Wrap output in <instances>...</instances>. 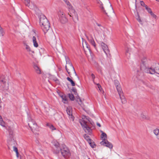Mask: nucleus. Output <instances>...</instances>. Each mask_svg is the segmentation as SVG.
<instances>
[{"label":"nucleus","mask_w":159,"mask_h":159,"mask_svg":"<svg viewBox=\"0 0 159 159\" xmlns=\"http://www.w3.org/2000/svg\"><path fill=\"white\" fill-rule=\"evenodd\" d=\"M8 131L10 137L11 139L13 137V130L11 127H9L8 129Z\"/></svg>","instance_id":"25"},{"label":"nucleus","mask_w":159,"mask_h":159,"mask_svg":"<svg viewBox=\"0 0 159 159\" xmlns=\"http://www.w3.org/2000/svg\"><path fill=\"white\" fill-rule=\"evenodd\" d=\"M86 119L88 120L89 122L86 121L85 120H83V118H82L83 120H80V122L85 132L91 135L92 132V130L90 127L91 123H89L90 122L89 119L87 118Z\"/></svg>","instance_id":"2"},{"label":"nucleus","mask_w":159,"mask_h":159,"mask_svg":"<svg viewBox=\"0 0 159 159\" xmlns=\"http://www.w3.org/2000/svg\"><path fill=\"white\" fill-rule=\"evenodd\" d=\"M59 95L62 98L63 102L66 103L67 102V97L65 94H63L62 93H59Z\"/></svg>","instance_id":"15"},{"label":"nucleus","mask_w":159,"mask_h":159,"mask_svg":"<svg viewBox=\"0 0 159 159\" xmlns=\"http://www.w3.org/2000/svg\"><path fill=\"white\" fill-rule=\"evenodd\" d=\"M39 23L44 34L47 36H53L54 34L50 28V24L49 21L44 15L40 16Z\"/></svg>","instance_id":"1"},{"label":"nucleus","mask_w":159,"mask_h":159,"mask_svg":"<svg viewBox=\"0 0 159 159\" xmlns=\"http://www.w3.org/2000/svg\"><path fill=\"white\" fill-rule=\"evenodd\" d=\"M150 14L153 18H154L156 19H157V16L154 14L152 12H151V13Z\"/></svg>","instance_id":"38"},{"label":"nucleus","mask_w":159,"mask_h":159,"mask_svg":"<svg viewBox=\"0 0 159 159\" xmlns=\"http://www.w3.org/2000/svg\"><path fill=\"white\" fill-rule=\"evenodd\" d=\"M95 84H97L98 88L99 89L100 92H102V91L103 92H104L101 86L99 84H96V83Z\"/></svg>","instance_id":"33"},{"label":"nucleus","mask_w":159,"mask_h":159,"mask_svg":"<svg viewBox=\"0 0 159 159\" xmlns=\"http://www.w3.org/2000/svg\"><path fill=\"white\" fill-rule=\"evenodd\" d=\"M53 80L57 83L58 84L59 83V81L57 79L55 78L53 79Z\"/></svg>","instance_id":"44"},{"label":"nucleus","mask_w":159,"mask_h":159,"mask_svg":"<svg viewBox=\"0 0 159 159\" xmlns=\"http://www.w3.org/2000/svg\"><path fill=\"white\" fill-rule=\"evenodd\" d=\"M28 125L32 131L33 129L35 130L37 129L38 126L37 124L34 120H32L29 121Z\"/></svg>","instance_id":"8"},{"label":"nucleus","mask_w":159,"mask_h":159,"mask_svg":"<svg viewBox=\"0 0 159 159\" xmlns=\"http://www.w3.org/2000/svg\"><path fill=\"white\" fill-rule=\"evenodd\" d=\"M101 132L102 133L101 135L102 138L103 139L102 140H106V139L107 138V135L102 130L101 131Z\"/></svg>","instance_id":"24"},{"label":"nucleus","mask_w":159,"mask_h":159,"mask_svg":"<svg viewBox=\"0 0 159 159\" xmlns=\"http://www.w3.org/2000/svg\"><path fill=\"white\" fill-rule=\"evenodd\" d=\"M90 143H89L90 146L92 147V148H95L96 146V145L94 143V142H92L91 141H90Z\"/></svg>","instance_id":"35"},{"label":"nucleus","mask_w":159,"mask_h":159,"mask_svg":"<svg viewBox=\"0 0 159 159\" xmlns=\"http://www.w3.org/2000/svg\"><path fill=\"white\" fill-rule=\"evenodd\" d=\"M156 0L159 2V0Z\"/></svg>","instance_id":"54"},{"label":"nucleus","mask_w":159,"mask_h":159,"mask_svg":"<svg viewBox=\"0 0 159 159\" xmlns=\"http://www.w3.org/2000/svg\"><path fill=\"white\" fill-rule=\"evenodd\" d=\"M68 14L70 16L72 17L73 20L74 22H76L78 20V17L77 14L74 12L73 14L71 13H68Z\"/></svg>","instance_id":"11"},{"label":"nucleus","mask_w":159,"mask_h":159,"mask_svg":"<svg viewBox=\"0 0 159 159\" xmlns=\"http://www.w3.org/2000/svg\"><path fill=\"white\" fill-rule=\"evenodd\" d=\"M119 95L120 97V99L121 102L122 103H125L126 102V100L125 99V98L124 96L123 95V93L120 94H119Z\"/></svg>","instance_id":"20"},{"label":"nucleus","mask_w":159,"mask_h":159,"mask_svg":"<svg viewBox=\"0 0 159 159\" xmlns=\"http://www.w3.org/2000/svg\"><path fill=\"white\" fill-rule=\"evenodd\" d=\"M116 88L117 89L119 94H120L123 93L122 91V89L119 86H118V85H116Z\"/></svg>","instance_id":"30"},{"label":"nucleus","mask_w":159,"mask_h":159,"mask_svg":"<svg viewBox=\"0 0 159 159\" xmlns=\"http://www.w3.org/2000/svg\"><path fill=\"white\" fill-rule=\"evenodd\" d=\"M69 97L70 99V100L71 101H74L75 99L74 96L72 94H68Z\"/></svg>","instance_id":"31"},{"label":"nucleus","mask_w":159,"mask_h":159,"mask_svg":"<svg viewBox=\"0 0 159 159\" xmlns=\"http://www.w3.org/2000/svg\"><path fill=\"white\" fill-rule=\"evenodd\" d=\"M32 40L34 43V45L35 47L37 48L38 46V44L37 42L36 37L34 36L32 38Z\"/></svg>","instance_id":"21"},{"label":"nucleus","mask_w":159,"mask_h":159,"mask_svg":"<svg viewBox=\"0 0 159 159\" xmlns=\"http://www.w3.org/2000/svg\"><path fill=\"white\" fill-rule=\"evenodd\" d=\"M100 143L103 145H104V144H106L105 146L110 149L112 148L113 145L111 143L108 141L107 140H104V141L102 140Z\"/></svg>","instance_id":"10"},{"label":"nucleus","mask_w":159,"mask_h":159,"mask_svg":"<svg viewBox=\"0 0 159 159\" xmlns=\"http://www.w3.org/2000/svg\"><path fill=\"white\" fill-rule=\"evenodd\" d=\"M143 119H145L146 118V117L145 116L143 115H141Z\"/></svg>","instance_id":"48"},{"label":"nucleus","mask_w":159,"mask_h":159,"mask_svg":"<svg viewBox=\"0 0 159 159\" xmlns=\"http://www.w3.org/2000/svg\"><path fill=\"white\" fill-rule=\"evenodd\" d=\"M65 68H66V69L67 71V72L69 74V76H70V75H71V74H70V72L69 71V70H70H70V69H68L67 68V66L66 65V66H65Z\"/></svg>","instance_id":"39"},{"label":"nucleus","mask_w":159,"mask_h":159,"mask_svg":"<svg viewBox=\"0 0 159 159\" xmlns=\"http://www.w3.org/2000/svg\"><path fill=\"white\" fill-rule=\"evenodd\" d=\"M71 90L74 93L75 95H76V94L77 93V90L74 87L72 88L71 89Z\"/></svg>","instance_id":"36"},{"label":"nucleus","mask_w":159,"mask_h":159,"mask_svg":"<svg viewBox=\"0 0 159 159\" xmlns=\"http://www.w3.org/2000/svg\"><path fill=\"white\" fill-rule=\"evenodd\" d=\"M153 133L156 136L157 138L159 139V129H156L153 130Z\"/></svg>","instance_id":"23"},{"label":"nucleus","mask_w":159,"mask_h":159,"mask_svg":"<svg viewBox=\"0 0 159 159\" xmlns=\"http://www.w3.org/2000/svg\"><path fill=\"white\" fill-rule=\"evenodd\" d=\"M87 48H88V50H89V51H90V49L88 48V47H87Z\"/></svg>","instance_id":"53"},{"label":"nucleus","mask_w":159,"mask_h":159,"mask_svg":"<svg viewBox=\"0 0 159 159\" xmlns=\"http://www.w3.org/2000/svg\"><path fill=\"white\" fill-rule=\"evenodd\" d=\"M60 151L62 156L65 158H68L70 155V151L67 148L61 149Z\"/></svg>","instance_id":"5"},{"label":"nucleus","mask_w":159,"mask_h":159,"mask_svg":"<svg viewBox=\"0 0 159 159\" xmlns=\"http://www.w3.org/2000/svg\"><path fill=\"white\" fill-rule=\"evenodd\" d=\"M58 14L60 21L61 23L65 24L67 22L68 19L62 11L60 10L58 12Z\"/></svg>","instance_id":"3"},{"label":"nucleus","mask_w":159,"mask_h":159,"mask_svg":"<svg viewBox=\"0 0 159 159\" xmlns=\"http://www.w3.org/2000/svg\"><path fill=\"white\" fill-rule=\"evenodd\" d=\"M154 66H155V71H156L158 72L159 71V63H155Z\"/></svg>","instance_id":"29"},{"label":"nucleus","mask_w":159,"mask_h":159,"mask_svg":"<svg viewBox=\"0 0 159 159\" xmlns=\"http://www.w3.org/2000/svg\"><path fill=\"white\" fill-rule=\"evenodd\" d=\"M54 147L53 148V152L54 153L57 154L60 152V148L59 147V145L58 142L55 143Z\"/></svg>","instance_id":"9"},{"label":"nucleus","mask_w":159,"mask_h":159,"mask_svg":"<svg viewBox=\"0 0 159 159\" xmlns=\"http://www.w3.org/2000/svg\"><path fill=\"white\" fill-rule=\"evenodd\" d=\"M140 3L141 6L144 7L146 5L145 4L144 2L143 1H140Z\"/></svg>","instance_id":"45"},{"label":"nucleus","mask_w":159,"mask_h":159,"mask_svg":"<svg viewBox=\"0 0 159 159\" xmlns=\"http://www.w3.org/2000/svg\"><path fill=\"white\" fill-rule=\"evenodd\" d=\"M66 3V4L67 5L69 6V8L71 7V4H70V2L69 1H66L65 2Z\"/></svg>","instance_id":"40"},{"label":"nucleus","mask_w":159,"mask_h":159,"mask_svg":"<svg viewBox=\"0 0 159 159\" xmlns=\"http://www.w3.org/2000/svg\"><path fill=\"white\" fill-rule=\"evenodd\" d=\"M67 80L70 82L72 86H74L75 85V82L69 77H67Z\"/></svg>","instance_id":"28"},{"label":"nucleus","mask_w":159,"mask_h":159,"mask_svg":"<svg viewBox=\"0 0 159 159\" xmlns=\"http://www.w3.org/2000/svg\"><path fill=\"white\" fill-rule=\"evenodd\" d=\"M135 8L136 9L137 11V16H136V19L140 23H141L142 22V21L141 20L140 17L139 15V12H138L137 10V7L136 6Z\"/></svg>","instance_id":"26"},{"label":"nucleus","mask_w":159,"mask_h":159,"mask_svg":"<svg viewBox=\"0 0 159 159\" xmlns=\"http://www.w3.org/2000/svg\"><path fill=\"white\" fill-rule=\"evenodd\" d=\"M147 11L150 14L151 13V12H152L151 9L149 8L147 10Z\"/></svg>","instance_id":"47"},{"label":"nucleus","mask_w":159,"mask_h":159,"mask_svg":"<svg viewBox=\"0 0 159 159\" xmlns=\"http://www.w3.org/2000/svg\"><path fill=\"white\" fill-rule=\"evenodd\" d=\"M144 7H145L146 8V10H147L148 8H149L148 7V6H147V5H145V6H144Z\"/></svg>","instance_id":"52"},{"label":"nucleus","mask_w":159,"mask_h":159,"mask_svg":"<svg viewBox=\"0 0 159 159\" xmlns=\"http://www.w3.org/2000/svg\"><path fill=\"white\" fill-rule=\"evenodd\" d=\"M91 76L92 78L93 82H94V83L95 84H96V83H95L94 82V79L95 78V76L93 74H91Z\"/></svg>","instance_id":"41"},{"label":"nucleus","mask_w":159,"mask_h":159,"mask_svg":"<svg viewBox=\"0 0 159 159\" xmlns=\"http://www.w3.org/2000/svg\"><path fill=\"white\" fill-rule=\"evenodd\" d=\"M76 98H77V99H79L80 100V101L81 102V99H80V98L79 96L78 95V94H77V93L76 94Z\"/></svg>","instance_id":"46"},{"label":"nucleus","mask_w":159,"mask_h":159,"mask_svg":"<svg viewBox=\"0 0 159 159\" xmlns=\"http://www.w3.org/2000/svg\"><path fill=\"white\" fill-rule=\"evenodd\" d=\"M16 143V141L14 139H12L11 138V140L10 141L8 142V148L9 149L10 146H15Z\"/></svg>","instance_id":"18"},{"label":"nucleus","mask_w":159,"mask_h":159,"mask_svg":"<svg viewBox=\"0 0 159 159\" xmlns=\"http://www.w3.org/2000/svg\"><path fill=\"white\" fill-rule=\"evenodd\" d=\"M86 37L88 40L89 41L91 44L93 45L95 48H96V44L94 41L92 35L90 36V37L89 38L86 35Z\"/></svg>","instance_id":"13"},{"label":"nucleus","mask_w":159,"mask_h":159,"mask_svg":"<svg viewBox=\"0 0 159 159\" xmlns=\"http://www.w3.org/2000/svg\"><path fill=\"white\" fill-rule=\"evenodd\" d=\"M26 49L27 50V51L30 52H31L32 53H34V51H31L30 47L28 45H26Z\"/></svg>","instance_id":"32"},{"label":"nucleus","mask_w":159,"mask_h":159,"mask_svg":"<svg viewBox=\"0 0 159 159\" xmlns=\"http://www.w3.org/2000/svg\"><path fill=\"white\" fill-rule=\"evenodd\" d=\"M0 83L1 88L3 90H7L8 89L9 84L6 83L4 76H3L2 78H0Z\"/></svg>","instance_id":"4"},{"label":"nucleus","mask_w":159,"mask_h":159,"mask_svg":"<svg viewBox=\"0 0 159 159\" xmlns=\"http://www.w3.org/2000/svg\"><path fill=\"white\" fill-rule=\"evenodd\" d=\"M84 137L87 141L89 143H91L90 141H92L89 136L86 134H85L84 135Z\"/></svg>","instance_id":"22"},{"label":"nucleus","mask_w":159,"mask_h":159,"mask_svg":"<svg viewBox=\"0 0 159 159\" xmlns=\"http://www.w3.org/2000/svg\"><path fill=\"white\" fill-rule=\"evenodd\" d=\"M33 67L35 71L37 74H41V70L36 64H34V65Z\"/></svg>","instance_id":"17"},{"label":"nucleus","mask_w":159,"mask_h":159,"mask_svg":"<svg viewBox=\"0 0 159 159\" xmlns=\"http://www.w3.org/2000/svg\"><path fill=\"white\" fill-rule=\"evenodd\" d=\"M131 52V49L127 48L125 50V55L127 57L129 58L130 57V52Z\"/></svg>","instance_id":"16"},{"label":"nucleus","mask_w":159,"mask_h":159,"mask_svg":"<svg viewBox=\"0 0 159 159\" xmlns=\"http://www.w3.org/2000/svg\"><path fill=\"white\" fill-rule=\"evenodd\" d=\"M16 156L17 157H19V152H16Z\"/></svg>","instance_id":"50"},{"label":"nucleus","mask_w":159,"mask_h":159,"mask_svg":"<svg viewBox=\"0 0 159 159\" xmlns=\"http://www.w3.org/2000/svg\"><path fill=\"white\" fill-rule=\"evenodd\" d=\"M101 45L104 52L107 54L109 52L107 46L103 42L101 43Z\"/></svg>","instance_id":"14"},{"label":"nucleus","mask_w":159,"mask_h":159,"mask_svg":"<svg viewBox=\"0 0 159 159\" xmlns=\"http://www.w3.org/2000/svg\"><path fill=\"white\" fill-rule=\"evenodd\" d=\"M97 125L99 127H100L101 126V125L100 124H99V123H97Z\"/></svg>","instance_id":"49"},{"label":"nucleus","mask_w":159,"mask_h":159,"mask_svg":"<svg viewBox=\"0 0 159 159\" xmlns=\"http://www.w3.org/2000/svg\"><path fill=\"white\" fill-rule=\"evenodd\" d=\"M66 63L68 65L69 68L70 70L71 71H73L75 74V75H77V74L75 70V68L72 65V63H71L70 60L68 57H66Z\"/></svg>","instance_id":"7"},{"label":"nucleus","mask_w":159,"mask_h":159,"mask_svg":"<svg viewBox=\"0 0 159 159\" xmlns=\"http://www.w3.org/2000/svg\"><path fill=\"white\" fill-rule=\"evenodd\" d=\"M25 1V5L28 7H29L30 6V0H24Z\"/></svg>","instance_id":"34"},{"label":"nucleus","mask_w":159,"mask_h":159,"mask_svg":"<svg viewBox=\"0 0 159 159\" xmlns=\"http://www.w3.org/2000/svg\"><path fill=\"white\" fill-rule=\"evenodd\" d=\"M157 74H159V72H157Z\"/></svg>","instance_id":"56"},{"label":"nucleus","mask_w":159,"mask_h":159,"mask_svg":"<svg viewBox=\"0 0 159 159\" xmlns=\"http://www.w3.org/2000/svg\"><path fill=\"white\" fill-rule=\"evenodd\" d=\"M0 125L4 127H6L5 122L3 121L1 116L0 115Z\"/></svg>","instance_id":"27"},{"label":"nucleus","mask_w":159,"mask_h":159,"mask_svg":"<svg viewBox=\"0 0 159 159\" xmlns=\"http://www.w3.org/2000/svg\"><path fill=\"white\" fill-rule=\"evenodd\" d=\"M155 68L154 63L150 68H146L145 69V72L152 74H153L155 73H157V72L155 71Z\"/></svg>","instance_id":"6"},{"label":"nucleus","mask_w":159,"mask_h":159,"mask_svg":"<svg viewBox=\"0 0 159 159\" xmlns=\"http://www.w3.org/2000/svg\"><path fill=\"white\" fill-rule=\"evenodd\" d=\"M97 3L100 5V7L101 9L102 10L103 12L104 13H105L106 15L108 16L107 13L106 12V11L104 10V7L103 6V4H102V2L100 0H96Z\"/></svg>","instance_id":"19"},{"label":"nucleus","mask_w":159,"mask_h":159,"mask_svg":"<svg viewBox=\"0 0 159 159\" xmlns=\"http://www.w3.org/2000/svg\"><path fill=\"white\" fill-rule=\"evenodd\" d=\"M97 25L98 26H99V27H101V26H102L101 24H98V23H97Z\"/></svg>","instance_id":"51"},{"label":"nucleus","mask_w":159,"mask_h":159,"mask_svg":"<svg viewBox=\"0 0 159 159\" xmlns=\"http://www.w3.org/2000/svg\"><path fill=\"white\" fill-rule=\"evenodd\" d=\"M13 150L16 152H18L17 148L16 147L15 145L13 146Z\"/></svg>","instance_id":"42"},{"label":"nucleus","mask_w":159,"mask_h":159,"mask_svg":"<svg viewBox=\"0 0 159 159\" xmlns=\"http://www.w3.org/2000/svg\"><path fill=\"white\" fill-rule=\"evenodd\" d=\"M65 2L66 1H67V0H63Z\"/></svg>","instance_id":"55"},{"label":"nucleus","mask_w":159,"mask_h":159,"mask_svg":"<svg viewBox=\"0 0 159 159\" xmlns=\"http://www.w3.org/2000/svg\"><path fill=\"white\" fill-rule=\"evenodd\" d=\"M104 28V27L103 26H102L101 27H99V28H97L98 29V31L100 32V29L101 30H102Z\"/></svg>","instance_id":"43"},{"label":"nucleus","mask_w":159,"mask_h":159,"mask_svg":"<svg viewBox=\"0 0 159 159\" xmlns=\"http://www.w3.org/2000/svg\"><path fill=\"white\" fill-rule=\"evenodd\" d=\"M47 125L49 126V128L52 130L56 129V128L54 127V126L52 125Z\"/></svg>","instance_id":"37"},{"label":"nucleus","mask_w":159,"mask_h":159,"mask_svg":"<svg viewBox=\"0 0 159 159\" xmlns=\"http://www.w3.org/2000/svg\"><path fill=\"white\" fill-rule=\"evenodd\" d=\"M66 112L69 115V118L70 120L73 121L74 120V117L72 115V111L71 110L68 108L66 109Z\"/></svg>","instance_id":"12"}]
</instances>
